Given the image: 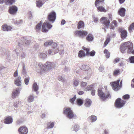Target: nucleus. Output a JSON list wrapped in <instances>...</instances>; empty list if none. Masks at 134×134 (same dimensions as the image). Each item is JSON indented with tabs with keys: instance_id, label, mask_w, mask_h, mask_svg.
I'll list each match as a JSON object with an SVG mask.
<instances>
[{
	"instance_id": "f257e3e1",
	"label": "nucleus",
	"mask_w": 134,
	"mask_h": 134,
	"mask_svg": "<svg viewBox=\"0 0 134 134\" xmlns=\"http://www.w3.org/2000/svg\"><path fill=\"white\" fill-rule=\"evenodd\" d=\"M54 63L47 62L45 64L41 65H40L41 68L40 73L41 74L45 73L48 70L52 69L53 67Z\"/></svg>"
},
{
	"instance_id": "f03ea898",
	"label": "nucleus",
	"mask_w": 134,
	"mask_h": 134,
	"mask_svg": "<svg viewBox=\"0 0 134 134\" xmlns=\"http://www.w3.org/2000/svg\"><path fill=\"white\" fill-rule=\"evenodd\" d=\"M98 94L100 98L103 100H104L107 98H111V96L109 92H108L106 94L103 93L101 89H98Z\"/></svg>"
},
{
	"instance_id": "7ed1b4c3",
	"label": "nucleus",
	"mask_w": 134,
	"mask_h": 134,
	"mask_svg": "<svg viewBox=\"0 0 134 134\" xmlns=\"http://www.w3.org/2000/svg\"><path fill=\"white\" fill-rule=\"evenodd\" d=\"M64 113L67 117L70 119L76 117V115L73 114L72 111L70 108H67L64 110Z\"/></svg>"
},
{
	"instance_id": "20e7f679",
	"label": "nucleus",
	"mask_w": 134,
	"mask_h": 134,
	"mask_svg": "<svg viewBox=\"0 0 134 134\" xmlns=\"http://www.w3.org/2000/svg\"><path fill=\"white\" fill-rule=\"evenodd\" d=\"M120 80H118L116 81L110 83L111 85L112 89L115 91H117L119 90L122 87L121 85H119Z\"/></svg>"
},
{
	"instance_id": "39448f33",
	"label": "nucleus",
	"mask_w": 134,
	"mask_h": 134,
	"mask_svg": "<svg viewBox=\"0 0 134 134\" xmlns=\"http://www.w3.org/2000/svg\"><path fill=\"white\" fill-rule=\"evenodd\" d=\"M52 27V25L50 24L48 21H46L43 24L42 29V31L43 32H47L48 30Z\"/></svg>"
},
{
	"instance_id": "423d86ee",
	"label": "nucleus",
	"mask_w": 134,
	"mask_h": 134,
	"mask_svg": "<svg viewBox=\"0 0 134 134\" xmlns=\"http://www.w3.org/2000/svg\"><path fill=\"white\" fill-rule=\"evenodd\" d=\"M88 33V32L83 30L77 31L75 32L76 35L82 38L85 37Z\"/></svg>"
},
{
	"instance_id": "0eeeda50",
	"label": "nucleus",
	"mask_w": 134,
	"mask_h": 134,
	"mask_svg": "<svg viewBox=\"0 0 134 134\" xmlns=\"http://www.w3.org/2000/svg\"><path fill=\"white\" fill-rule=\"evenodd\" d=\"M125 104V102L121 99L120 98H118L115 102V105L118 108L122 107Z\"/></svg>"
},
{
	"instance_id": "6e6552de",
	"label": "nucleus",
	"mask_w": 134,
	"mask_h": 134,
	"mask_svg": "<svg viewBox=\"0 0 134 134\" xmlns=\"http://www.w3.org/2000/svg\"><path fill=\"white\" fill-rule=\"evenodd\" d=\"M49 20L53 23L54 22L56 19V13L54 12H52L49 14L48 16Z\"/></svg>"
},
{
	"instance_id": "1a4fd4ad",
	"label": "nucleus",
	"mask_w": 134,
	"mask_h": 134,
	"mask_svg": "<svg viewBox=\"0 0 134 134\" xmlns=\"http://www.w3.org/2000/svg\"><path fill=\"white\" fill-rule=\"evenodd\" d=\"M100 21H102L107 28H108L110 21L109 19L106 17H104L101 18L100 19Z\"/></svg>"
},
{
	"instance_id": "9d476101",
	"label": "nucleus",
	"mask_w": 134,
	"mask_h": 134,
	"mask_svg": "<svg viewBox=\"0 0 134 134\" xmlns=\"http://www.w3.org/2000/svg\"><path fill=\"white\" fill-rule=\"evenodd\" d=\"M19 134H27L28 132V129L26 127H21L19 129Z\"/></svg>"
},
{
	"instance_id": "9b49d317",
	"label": "nucleus",
	"mask_w": 134,
	"mask_h": 134,
	"mask_svg": "<svg viewBox=\"0 0 134 134\" xmlns=\"http://www.w3.org/2000/svg\"><path fill=\"white\" fill-rule=\"evenodd\" d=\"M83 49L86 52V55H90L91 56H93L95 54V52L93 51L90 52H89V49L86 48L85 47H83Z\"/></svg>"
},
{
	"instance_id": "f8f14e48",
	"label": "nucleus",
	"mask_w": 134,
	"mask_h": 134,
	"mask_svg": "<svg viewBox=\"0 0 134 134\" xmlns=\"http://www.w3.org/2000/svg\"><path fill=\"white\" fill-rule=\"evenodd\" d=\"M17 10L18 8L16 6H11L10 7L9 12L11 14H14L16 13Z\"/></svg>"
},
{
	"instance_id": "ddd939ff",
	"label": "nucleus",
	"mask_w": 134,
	"mask_h": 134,
	"mask_svg": "<svg viewBox=\"0 0 134 134\" xmlns=\"http://www.w3.org/2000/svg\"><path fill=\"white\" fill-rule=\"evenodd\" d=\"M20 90L19 88H16L14 90L12 94V97L13 98H15L16 97L18 96L20 93Z\"/></svg>"
},
{
	"instance_id": "4468645a",
	"label": "nucleus",
	"mask_w": 134,
	"mask_h": 134,
	"mask_svg": "<svg viewBox=\"0 0 134 134\" xmlns=\"http://www.w3.org/2000/svg\"><path fill=\"white\" fill-rule=\"evenodd\" d=\"M52 47L53 48V49L54 52V54H55L56 53H58L59 51V47L58 46L57 44L54 42H53L52 44Z\"/></svg>"
},
{
	"instance_id": "2eb2a0df",
	"label": "nucleus",
	"mask_w": 134,
	"mask_h": 134,
	"mask_svg": "<svg viewBox=\"0 0 134 134\" xmlns=\"http://www.w3.org/2000/svg\"><path fill=\"white\" fill-rule=\"evenodd\" d=\"M4 122L5 124H9L12 122L13 119L10 116H8L4 119Z\"/></svg>"
},
{
	"instance_id": "dca6fc26",
	"label": "nucleus",
	"mask_w": 134,
	"mask_h": 134,
	"mask_svg": "<svg viewBox=\"0 0 134 134\" xmlns=\"http://www.w3.org/2000/svg\"><path fill=\"white\" fill-rule=\"evenodd\" d=\"M126 10L123 8L120 9L118 11V14L122 17L124 16L125 15Z\"/></svg>"
},
{
	"instance_id": "f3484780",
	"label": "nucleus",
	"mask_w": 134,
	"mask_h": 134,
	"mask_svg": "<svg viewBox=\"0 0 134 134\" xmlns=\"http://www.w3.org/2000/svg\"><path fill=\"white\" fill-rule=\"evenodd\" d=\"M21 77L20 76L16 78L14 81L15 84L17 86H20L21 85V81L20 80Z\"/></svg>"
},
{
	"instance_id": "a211bd4d",
	"label": "nucleus",
	"mask_w": 134,
	"mask_h": 134,
	"mask_svg": "<svg viewBox=\"0 0 134 134\" xmlns=\"http://www.w3.org/2000/svg\"><path fill=\"white\" fill-rule=\"evenodd\" d=\"M3 30L4 31H8L12 29V27L6 24H5L2 26Z\"/></svg>"
},
{
	"instance_id": "6ab92c4d",
	"label": "nucleus",
	"mask_w": 134,
	"mask_h": 134,
	"mask_svg": "<svg viewBox=\"0 0 134 134\" xmlns=\"http://www.w3.org/2000/svg\"><path fill=\"white\" fill-rule=\"evenodd\" d=\"M104 0H96L95 2V5L96 7L102 5L104 3Z\"/></svg>"
},
{
	"instance_id": "aec40b11",
	"label": "nucleus",
	"mask_w": 134,
	"mask_h": 134,
	"mask_svg": "<svg viewBox=\"0 0 134 134\" xmlns=\"http://www.w3.org/2000/svg\"><path fill=\"white\" fill-rule=\"evenodd\" d=\"M121 37L122 39H124L127 36V32L125 30H121Z\"/></svg>"
},
{
	"instance_id": "412c9836",
	"label": "nucleus",
	"mask_w": 134,
	"mask_h": 134,
	"mask_svg": "<svg viewBox=\"0 0 134 134\" xmlns=\"http://www.w3.org/2000/svg\"><path fill=\"white\" fill-rule=\"evenodd\" d=\"M93 35L91 34H89L86 37V40L89 42L93 41Z\"/></svg>"
},
{
	"instance_id": "4be33fe9",
	"label": "nucleus",
	"mask_w": 134,
	"mask_h": 134,
	"mask_svg": "<svg viewBox=\"0 0 134 134\" xmlns=\"http://www.w3.org/2000/svg\"><path fill=\"white\" fill-rule=\"evenodd\" d=\"M35 97H37L36 96L35 97L34 96L33 94H30L27 98V102L29 103H30L33 102L34 100V99Z\"/></svg>"
},
{
	"instance_id": "5701e85b",
	"label": "nucleus",
	"mask_w": 134,
	"mask_h": 134,
	"mask_svg": "<svg viewBox=\"0 0 134 134\" xmlns=\"http://www.w3.org/2000/svg\"><path fill=\"white\" fill-rule=\"evenodd\" d=\"M92 103L91 101L89 99H86L85 102V105L86 107H88L91 105Z\"/></svg>"
},
{
	"instance_id": "b1692460",
	"label": "nucleus",
	"mask_w": 134,
	"mask_h": 134,
	"mask_svg": "<svg viewBox=\"0 0 134 134\" xmlns=\"http://www.w3.org/2000/svg\"><path fill=\"white\" fill-rule=\"evenodd\" d=\"M38 89V87L37 84L35 82L34 83L33 86V90L35 91L36 92V93L38 94L39 92L37 91V90Z\"/></svg>"
},
{
	"instance_id": "393cba45",
	"label": "nucleus",
	"mask_w": 134,
	"mask_h": 134,
	"mask_svg": "<svg viewBox=\"0 0 134 134\" xmlns=\"http://www.w3.org/2000/svg\"><path fill=\"white\" fill-rule=\"evenodd\" d=\"M43 0H37L36 2V4L37 6L38 7H40L42 6L43 3Z\"/></svg>"
},
{
	"instance_id": "a878e982",
	"label": "nucleus",
	"mask_w": 134,
	"mask_h": 134,
	"mask_svg": "<svg viewBox=\"0 0 134 134\" xmlns=\"http://www.w3.org/2000/svg\"><path fill=\"white\" fill-rule=\"evenodd\" d=\"M84 27V22L82 21H80L79 22L78 26L77 28L79 29L83 28Z\"/></svg>"
},
{
	"instance_id": "bb28decb",
	"label": "nucleus",
	"mask_w": 134,
	"mask_h": 134,
	"mask_svg": "<svg viewBox=\"0 0 134 134\" xmlns=\"http://www.w3.org/2000/svg\"><path fill=\"white\" fill-rule=\"evenodd\" d=\"M96 7L98 11L103 12H106V10L102 6H100V5Z\"/></svg>"
},
{
	"instance_id": "cd10ccee",
	"label": "nucleus",
	"mask_w": 134,
	"mask_h": 134,
	"mask_svg": "<svg viewBox=\"0 0 134 134\" xmlns=\"http://www.w3.org/2000/svg\"><path fill=\"white\" fill-rule=\"evenodd\" d=\"M76 103L78 105L81 106L82 105L83 102V100L82 99L78 98L76 100Z\"/></svg>"
},
{
	"instance_id": "c85d7f7f",
	"label": "nucleus",
	"mask_w": 134,
	"mask_h": 134,
	"mask_svg": "<svg viewBox=\"0 0 134 134\" xmlns=\"http://www.w3.org/2000/svg\"><path fill=\"white\" fill-rule=\"evenodd\" d=\"M86 54H85V52L82 50L80 51L78 53V56L79 57L81 58L82 57H84Z\"/></svg>"
},
{
	"instance_id": "c756f323",
	"label": "nucleus",
	"mask_w": 134,
	"mask_h": 134,
	"mask_svg": "<svg viewBox=\"0 0 134 134\" xmlns=\"http://www.w3.org/2000/svg\"><path fill=\"white\" fill-rule=\"evenodd\" d=\"M15 0H5V3L7 5H10L15 2Z\"/></svg>"
},
{
	"instance_id": "7c9ffc66",
	"label": "nucleus",
	"mask_w": 134,
	"mask_h": 134,
	"mask_svg": "<svg viewBox=\"0 0 134 134\" xmlns=\"http://www.w3.org/2000/svg\"><path fill=\"white\" fill-rule=\"evenodd\" d=\"M81 68L83 70L87 71L90 68L89 66L88 65L84 64L82 65L81 67Z\"/></svg>"
},
{
	"instance_id": "2f4dec72",
	"label": "nucleus",
	"mask_w": 134,
	"mask_h": 134,
	"mask_svg": "<svg viewBox=\"0 0 134 134\" xmlns=\"http://www.w3.org/2000/svg\"><path fill=\"white\" fill-rule=\"evenodd\" d=\"M53 42L52 40L48 41L44 43V45L46 47L49 46L52 44Z\"/></svg>"
},
{
	"instance_id": "473e14b6",
	"label": "nucleus",
	"mask_w": 134,
	"mask_h": 134,
	"mask_svg": "<svg viewBox=\"0 0 134 134\" xmlns=\"http://www.w3.org/2000/svg\"><path fill=\"white\" fill-rule=\"evenodd\" d=\"M93 85H89L87 86L85 89H83V90L86 91L92 90L93 89Z\"/></svg>"
},
{
	"instance_id": "72a5a7b5",
	"label": "nucleus",
	"mask_w": 134,
	"mask_h": 134,
	"mask_svg": "<svg viewBox=\"0 0 134 134\" xmlns=\"http://www.w3.org/2000/svg\"><path fill=\"white\" fill-rule=\"evenodd\" d=\"M42 22L40 21V23H39L36 26V30L37 31H39L41 29Z\"/></svg>"
},
{
	"instance_id": "f704fd0d",
	"label": "nucleus",
	"mask_w": 134,
	"mask_h": 134,
	"mask_svg": "<svg viewBox=\"0 0 134 134\" xmlns=\"http://www.w3.org/2000/svg\"><path fill=\"white\" fill-rule=\"evenodd\" d=\"M134 29V23L131 24L129 28V32H131L132 30Z\"/></svg>"
},
{
	"instance_id": "c9c22d12",
	"label": "nucleus",
	"mask_w": 134,
	"mask_h": 134,
	"mask_svg": "<svg viewBox=\"0 0 134 134\" xmlns=\"http://www.w3.org/2000/svg\"><path fill=\"white\" fill-rule=\"evenodd\" d=\"M104 53L105 54L106 58H109L110 56V54L108 51L107 49L105 50Z\"/></svg>"
},
{
	"instance_id": "e433bc0d",
	"label": "nucleus",
	"mask_w": 134,
	"mask_h": 134,
	"mask_svg": "<svg viewBox=\"0 0 134 134\" xmlns=\"http://www.w3.org/2000/svg\"><path fill=\"white\" fill-rule=\"evenodd\" d=\"M39 57L41 58H45L47 57V55L44 53H41L39 55Z\"/></svg>"
},
{
	"instance_id": "4c0bfd02",
	"label": "nucleus",
	"mask_w": 134,
	"mask_h": 134,
	"mask_svg": "<svg viewBox=\"0 0 134 134\" xmlns=\"http://www.w3.org/2000/svg\"><path fill=\"white\" fill-rule=\"evenodd\" d=\"M48 53L49 55H53L54 54V52L52 49H50L48 50Z\"/></svg>"
},
{
	"instance_id": "58836bf2",
	"label": "nucleus",
	"mask_w": 134,
	"mask_h": 134,
	"mask_svg": "<svg viewBox=\"0 0 134 134\" xmlns=\"http://www.w3.org/2000/svg\"><path fill=\"white\" fill-rule=\"evenodd\" d=\"M73 83L74 86L76 87L77 86L79 83V81L78 80H74Z\"/></svg>"
},
{
	"instance_id": "ea45409f",
	"label": "nucleus",
	"mask_w": 134,
	"mask_h": 134,
	"mask_svg": "<svg viewBox=\"0 0 134 134\" xmlns=\"http://www.w3.org/2000/svg\"><path fill=\"white\" fill-rule=\"evenodd\" d=\"M22 74L25 76L27 75V73L25 69V66L24 65L23 66V69L22 72Z\"/></svg>"
},
{
	"instance_id": "a19ab883",
	"label": "nucleus",
	"mask_w": 134,
	"mask_h": 134,
	"mask_svg": "<svg viewBox=\"0 0 134 134\" xmlns=\"http://www.w3.org/2000/svg\"><path fill=\"white\" fill-rule=\"evenodd\" d=\"M89 118L91 119L92 122L95 121L97 120L96 116L94 115H91Z\"/></svg>"
},
{
	"instance_id": "79ce46f5",
	"label": "nucleus",
	"mask_w": 134,
	"mask_h": 134,
	"mask_svg": "<svg viewBox=\"0 0 134 134\" xmlns=\"http://www.w3.org/2000/svg\"><path fill=\"white\" fill-rule=\"evenodd\" d=\"M87 85V83L86 82H82L81 83L80 86H81L83 88V89H85V86Z\"/></svg>"
},
{
	"instance_id": "37998d69",
	"label": "nucleus",
	"mask_w": 134,
	"mask_h": 134,
	"mask_svg": "<svg viewBox=\"0 0 134 134\" xmlns=\"http://www.w3.org/2000/svg\"><path fill=\"white\" fill-rule=\"evenodd\" d=\"M76 99V95H75L74 96V97L70 99V102L72 104H73L74 103V102L75 100Z\"/></svg>"
},
{
	"instance_id": "c03bdc74",
	"label": "nucleus",
	"mask_w": 134,
	"mask_h": 134,
	"mask_svg": "<svg viewBox=\"0 0 134 134\" xmlns=\"http://www.w3.org/2000/svg\"><path fill=\"white\" fill-rule=\"evenodd\" d=\"M79 129V127L78 125H75L74 127V130L76 131H78Z\"/></svg>"
},
{
	"instance_id": "a18cd8bd",
	"label": "nucleus",
	"mask_w": 134,
	"mask_h": 134,
	"mask_svg": "<svg viewBox=\"0 0 134 134\" xmlns=\"http://www.w3.org/2000/svg\"><path fill=\"white\" fill-rule=\"evenodd\" d=\"M29 77L25 78L24 80L25 83L26 85H27L28 83L29 80Z\"/></svg>"
},
{
	"instance_id": "49530a36",
	"label": "nucleus",
	"mask_w": 134,
	"mask_h": 134,
	"mask_svg": "<svg viewBox=\"0 0 134 134\" xmlns=\"http://www.w3.org/2000/svg\"><path fill=\"white\" fill-rule=\"evenodd\" d=\"M54 122H52L49 125H48L47 128L50 129L53 128L54 126Z\"/></svg>"
},
{
	"instance_id": "de8ad7c7",
	"label": "nucleus",
	"mask_w": 134,
	"mask_h": 134,
	"mask_svg": "<svg viewBox=\"0 0 134 134\" xmlns=\"http://www.w3.org/2000/svg\"><path fill=\"white\" fill-rule=\"evenodd\" d=\"M58 78L59 81L62 82H64L65 81L64 78L61 76H59L58 77Z\"/></svg>"
},
{
	"instance_id": "09e8293b",
	"label": "nucleus",
	"mask_w": 134,
	"mask_h": 134,
	"mask_svg": "<svg viewBox=\"0 0 134 134\" xmlns=\"http://www.w3.org/2000/svg\"><path fill=\"white\" fill-rule=\"evenodd\" d=\"M110 40V39L109 38H108L106 39V40L105 41L104 43V47L106 46L107 45L109 41Z\"/></svg>"
},
{
	"instance_id": "8fccbe9b",
	"label": "nucleus",
	"mask_w": 134,
	"mask_h": 134,
	"mask_svg": "<svg viewBox=\"0 0 134 134\" xmlns=\"http://www.w3.org/2000/svg\"><path fill=\"white\" fill-rule=\"evenodd\" d=\"M123 98L125 99H129L130 98V96L129 94H126L123 96Z\"/></svg>"
},
{
	"instance_id": "3c124183",
	"label": "nucleus",
	"mask_w": 134,
	"mask_h": 134,
	"mask_svg": "<svg viewBox=\"0 0 134 134\" xmlns=\"http://www.w3.org/2000/svg\"><path fill=\"white\" fill-rule=\"evenodd\" d=\"M130 60L131 63H134V56H132L130 58Z\"/></svg>"
},
{
	"instance_id": "603ef678",
	"label": "nucleus",
	"mask_w": 134,
	"mask_h": 134,
	"mask_svg": "<svg viewBox=\"0 0 134 134\" xmlns=\"http://www.w3.org/2000/svg\"><path fill=\"white\" fill-rule=\"evenodd\" d=\"M22 39H23V41H24L25 42V43L26 45H28L30 44V42L28 40H27L25 39L24 40V38H23Z\"/></svg>"
},
{
	"instance_id": "864d4df0",
	"label": "nucleus",
	"mask_w": 134,
	"mask_h": 134,
	"mask_svg": "<svg viewBox=\"0 0 134 134\" xmlns=\"http://www.w3.org/2000/svg\"><path fill=\"white\" fill-rule=\"evenodd\" d=\"M119 73V69L116 70L114 71V75H116Z\"/></svg>"
},
{
	"instance_id": "5fc2aeb1",
	"label": "nucleus",
	"mask_w": 134,
	"mask_h": 134,
	"mask_svg": "<svg viewBox=\"0 0 134 134\" xmlns=\"http://www.w3.org/2000/svg\"><path fill=\"white\" fill-rule=\"evenodd\" d=\"M13 76L15 77H17L18 76V73L17 70L15 71L14 74Z\"/></svg>"
},
{
	"instance_id": "6e6d98bb",
	"label": "nucleus",
	"mask_w": 134,
	"mask_h": 134,
	"mask_svg": "<svg viewBox=\"0 0 134 134\" xmlns=\"http://www.w3.org/2000/svg\"><path fill=\"white\" fill-rule=\"evenodd\" d=\"M19 102H15L13 104L15 108H17L18 107V103Z\"/></svg>"
},
{
	"instance_id": "4d7b16f0",
	"label": "nucleus",
	"mask_w": 134,
	"mask_h": 134,
	"mask_svg": "<svg viewBox=\"0 0 134 134\" xmlns=\"http://www.w3.org/2000/svg\"><path fill=\"white\" fill-rule=\"evenodd\" d=\"M17 22V25H19L20 24H21L23 23V21L22 20H20L18 21Z\"/></svg>"
},
{
	"instance_id": "13d9d810",
	"label": "nucleus",
	"mask_w": 134,
	"mask_h": 134,
	"mask_svg": "<svg viewBox=\"0 0 134 134\" xmlns=\"http://www.w3.org/2000/svg\"><path fill=\"white\" fill-rule=\"evenodd\" d=\"M5 51V49H4L1 48V49L0 53H1V54H3L4 53Z\"/></svg>"
},
{
	"instance_id": "bf43d9fd",
	"label": "nucleus",
	"mask_w": 134,
	"mask_h": 134,
	"mask_svg": "<svg viewBox=\"0 0 134 134\" xmlns=\"http://www.w3.org/2000/svg\"><path fill=\"white\" fill-rule=\"evenodd\" d=\"M99 69L100 71H102L104 70V68L103 66L100 65V66Z\"/></svg>"
},
{
	"instance_id": "052dcab7",
	"label": "nucleus",
	"mask_w": 134,
	"mask_h": 134,
	"mask_svg": "<svg viewBox=\"0 0 134 134\" xmlns=\"http://www.w3.org/2000/svg\"><path fill=\"white\" fill-rule=\"evenodd\" d=\"M18 22L15 19H13L12 21V23H14L17 25V22Z\"/></svg>"
},
{
	"instance_id": "680f3d73",
	"label": "nucleus",
	"mask_w": 134,
	"mask_h": 134,
	"mask_svg": "<svg viewBox=\"0 0 134 134\" xmlns=\"http://www.w3.org/2000/svg\"><path fill=\"white\" fill-rule=\"evenodd\" d=\"M95 90L92 89V91L91 94L92 96H94L95 94Z\"/></svg>"
},
{
	"instance_id": "e2e57ef3",
	"label": "nucleus",
	"mask_w": 134,
	"mask_h": 134,
	"mask_svg": "<svg viewBox=\"0 0 134 134\" xmlns=\"http://www.w3.org/2000/svg\"><path fill=\"white\" fill-rule=\"evenodd\" d=\"M66 22L65 20H62V21H61V25H63L64 24H65V23Z\"/></svg>"
},
{
	"instance_id": "0e129e2a",
	"label": "nucleus",
	"mask_w": 134,
	"mask_h": 134,
	"mask_svg": "<svg viewBox=\"0 0 134 134\" xmlns=\"http://www.w3.org/2000/svg\"><path fill=\"white\" fill-rule=\"evenodd\" d=\"M26 57V55L24 53H23L21 54V57L23 58H24Z\"/></svg>"
},
{
	"instance_id": "69168bd1",
	"label": "nucleus",
	"mask_w": 134,
	"mask_h": 134,
	"mask_svg": "<svg viewBox=\"0 0 134 134\" xmlns=\"http://www.w3.org/2000/svg\"><path fill=\"white\" fill-rule=\"evenodd\" d=\"M94 20V22L97 23L98 21V19L96 18H93Z\"/></svg>"
},
{
	"instance_id": "338daca9",
	"label": "nucleus",
	"mask_w": 134,
	"mask_h": 134,
	"mask_svg": "<svg viewBox=\"0 0 134 134\" xmlns=\"http://www.w3.org/2000/svg\"><path fill=\"white\" fill-rule=\"evenodd\" d=\"M84 93V92L83 91H80L78 92V94L79 95H81L83 94Z\"/></svg>"
},
{
	"instance_id": "774afa93",
	"label": "nucleus",
	"mask_w": 134,
	"mask_h": 134,
	"mask_svg": "<svg viewBox=\"0 0 134 134\" xmlns=\"http://www.w3.org/2000/svg\"><path fill=\"white\" fill-rule=\"evenodd\" d=\"M120 3L122 4L125 1V0H119Z\"/></svg>"
}]
</instances>
